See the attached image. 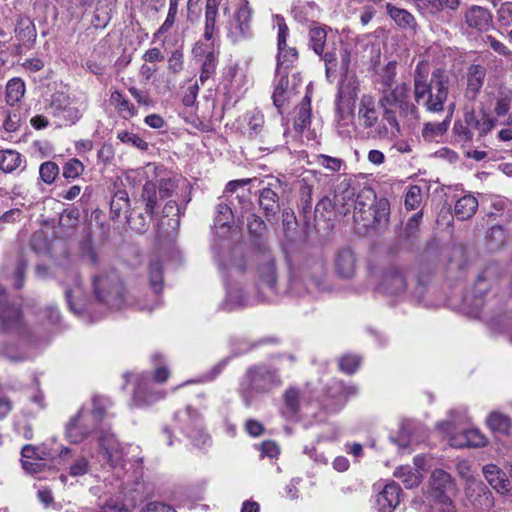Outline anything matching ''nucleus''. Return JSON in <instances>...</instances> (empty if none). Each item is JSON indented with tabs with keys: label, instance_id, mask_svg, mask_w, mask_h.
<instances>
[{
	"label": "nucleus",
	"instance_id": "obj_1",
	"mask_svg": "<svg viewBox=\"0 0 512 512\" xmlns=\"http://www.w3.org/2000/svg\"><path fill=\"white\" fill-rule=\"evenodd\" d=\"M430 68L426 61H420L414 71V100L427 111L437 113L443 111L448 98L449 76L441 68L435 69L427 82Z\"/></svg>",
	"mask_w": 512,
	"mask_h": 512
},
{
	"label": "nucleus",
	"instance_id": "obj_2",
	"mask_svg": "<svg viewBox=\"0 0 512 512\" xmlns=\"http://www.w3.org/2000/svg\"><path fill=\"white\" fill-rule=\"evenodd\" d=\"M109 405L108 398L99 395L93 396L90 405H83L66 424L67 439L76 444L84 441L104 420Z\"/></svg>",
	"mask_w": 512,
	"mask_h": 512
},
{
	"label": "nucleus",
	"instance_id": "obj_3",
	"mask_svg": "<svg viewBox=\"0 0 512 512\" xmlns=\"http://www.w3.org/2000/svg\"><path fill=\"white\" fill-rule=\"evenodd\" d=\"M281 385L279 370L271 365L260 363L246 370L239 385V393L244 404L250 406L256 396L268 393Z\"/></svg>",
	"mask_w": 512,
	"mask_h": 512
},
{
	"label": "nucleus",
	"instance_id": "obj_4",
	"mask_svg": "<svg viewBox=\"0 0 512 512\" xmlns=\"http://www.w3.org/2000/svg\"><path fill=\"white\" fill-rule=\"evenodd\" d=\"M233 9V15L226 25L227 37L236 44L252 37L251 18L252 12L245 0H225L223 4L224 14Z\"/></svg>",
	"mask_w": 512,
	"mask_h": 512
},
{
	"label": "nucleus",
	"instance_id": "obj_5",
	"mask_svg": "<svg viewBox=\"0 0 512 512\" xmlns=\"http://www.w3.org/2000/svg\"><path fill=\"white\" fill-rule=\"evenodd\" d=\"M92 287L97 300L108 307L120 309L125 305L124 286L115 270L93 275Z\"/></svg>",
	"mask_w": 512,
	"mask_h": 512
},
{
	"label": "nucleus",
	"instance_id": "obj_6",
	"mask_svg": "<svg viewBox=\"0 0 512 512\" xmlns=\"http://www.w3.org/2000/svg\"><path fill=\"white\" fill-rule=\"evenodd\" d=\"M87 107L86 97L65 95L63 93L55 94L51 102L53 115L59 118L65 125H74L78 122Z\"/></svg>",
	"mask_w": 512,
	"mask_h": 512
},
{
	"label": "nucleus",
	"instance_id": "obj_7",
	"mask_svg": "<svg viewBox=\"0 0 512 512\" xmlns=\"http://www.w3.org/2000/svg\"><path fill=\"white\" fill-rule=\"evenodd\" d=\"M381 97L379 104L387 107H398L405 115L417 117V107L409 101L410 87L406 83L398 84L390 89H380Z\"/></svg>",
	"mask_w": 512,
	"mask_h": 512
},
{
	"label": "nucleus",
	"instance_id": "obj_8",
	"mask_svg": "<svg viewBox=\"0 0 512 512\" xmlns=\"http://www.w3.org/2000/svg\"><path fill=\"white\" fill-rule=\"evenodd\" d=\"M431 496L436 504H446L447 512H451V499L448 493L455 490V483L449 473L435 469L429 479Z\"/></svg>",
	"mask_w": 512,
	"mask_h": 512
},
{
	"label": "nucleus",
	"instance_id": "obj_9",
	"mask_svg": "<svg viewBox=\"0 0 512 512\" xmlns=\"http://www.w3.org/2000/svg\"><path fill=\"white\" fill-rule=\"evenodd\" d=\"M370 195L374 196L373 192L368 189L355 199V189L351 185V180L344 178L335 189L334 205L340 213L346 214L353 206H360V209H362L363 203L360 201V198L363 196L369 198Z\"/></svg>",
	"mask_w": 512,
	"mask_h": 512
},
{
	"label": "nucleus",
	"instance_id": "obj_10",
	"mask_svg": "<svg viewBox=\"0 0 512 512\" xmlns=\"http://www.w3.org/2000/svg\"><path fill=\"white\" fill-rule=\"evenodd\" d=\"M100 453L107 459L111 466H120L124 461V447L119 443L113 433L102 429L98 437Z\"/></svg>",
	"mask_w": 512,
	"mask_h": 512
},
{
	"label": "nucleus",
	"instance_id": "obj_11",
	"mask_svg": "<svg viewBox=\"0 0 512 512\" xmlns=\"http://www.w3.org/2000/svg\"><path fill=\"white\" fill-rule=\"evenodd\" d=\"M379 289L382 293L390 296L403 294L407 289V276L403 268L390 266L382 276Z\"/></svg>",
	"mask_w": 512,
	"mask_h": 512
},
{
	"label": "nucleus",
	"instance_id": "obj_12",
	"mask_svg": "<svg viewBox=\"0 0 512 512\" xmlns=\"http://www.w3.org/2000/svg\"><path fill=\"white\" fill-rule=\"evenodd\" d=\"M175 420L179 422L181 430L186 433V435L190 438H195L199 436L202 438V444L206 445L210 442V438L202 433V425L199 414L191 409V407H187L184 410L178 411L174 416Z\"/></svg>",
	"mask_w": 512,
	"mask_h": 512
},
{
	"label": "nucleus",
	"instance_id": "obj_13",
	"mask_svg": "<svg viewBox=\"0 0 512 512\" xmlns=\"http://www.w3.org/2000/svg\"><path fill=\"white\" fill-rule=\"evenodd\" d=\"M464 491L467 499L476 508L489 509L494 505L492 493L480 480L466 483Z\"/></svg>",
	"mask_w": 512,
	"mask_h": 512
},
{
	"label": "nucleus",
	"instance_id": "obj_14",
	"mask_svg": "<svg viewBox=\"0 0 512 512\" xmlns=\"http://www.w3.org/2000/svg\"><path fill=\"white\" fill-rule=\"evenodd\" d=\"M467 27L480 32H485L492 26V15L490 11L478 5L467 8L463 14Z\"/></svg>",
	"mask_w": 512,
	"mask_h": 512
},
{
	"label": "nucleus",
	"instance_id": "obj_15",
	"mask_svg": "<svg viewBox=\"0 0 512 512\" xmlns=\"http://www.w3.org/2000/svg\"><path fill=\"white\" fill-rule=\"evenodd\" d=\"M418 11L426 17H437L443 11L455 12L461 0H415Z\"/></svg>",
	"mask_w": 512,
	"mask_h": 512
},
{
	"label": "nucleus",
	"instance_id": "obj_16",
	"mask_svg": "<svg viewBox=\"0 0 512 512\" xmlns=\"http://www.w3.org/2000/svg\"><path fill=\"white\" fill-rule=\"evenodd\" d=\"M5 288L0 285V329L4 332L17 331L21 326V311L2 303Z\"/></svg>",
	"mask_w": 512,
	"mask_h": 512
},
{
	"label": "nucleus",
	"instance_id": "obj_17",
	"mask_svg": "<svg viewBox=\"0 0 512 512\" xmlns=\"http://www.w3.org/2000/svg\"><path fill=\"white\" fill-rule=\"evenodd\" d=\"M379 119L377 103L374 97L363 95L358 107V122L365 129L372 128Z\"/></svg>",
	"mask_w": 512,
	"mask_h": 512
},
{
	"label": "nucleus",
	"instance_id": "obj_18",
	"mask_svg": "<svg viewBox=\"0 0 512 512\" xmlns=\"http://www.w3.org/2000/svg\"><path fill=\"white\" fill-rule=\"evenodd\" d=\"M336 129L343 138L352 137L356 130L352 106L336 104Z\"/></svg>",
	"mask_w": 512,
	"mask_h": 512
},
{
	"label": "nucleus",
	"instance_id": "obj_19",
	"mask_svg": "<svg viewBox=\"0 0 512 512\" xmlns=\"http://www.w3.org/2000/svg\"><path fill=\"white\" fill-rule=\"evenodd\" d=\"M401 488L396 483H388L377 495V506L380 512H392L400 502Z\"/></svg>",
	"mask_w": 512,
	"mask_h": 512
},
{
	"label": "nucleus",
	"instance_id": "obj_20",
	"mask_svg": "<svg viewBox=\"0 0 512 512\" xmlns=\"http://www.w3.org/2000/svg\"><path fill=\"white\" fill-rule=\"evenodd\" d=\"M482 473L489 485L500 494H507L510 491V481L505 472L495 464H486Z\"/></svg>",
	"mask_w": 512,
	"mask_h": 512
},
{
	"label": "nucleus",
	"instance_id": "obj_21",
	"mask_svg": "<svg viewBox=\"0 0 512 512\" xmlns=\"http://www.w3.org/2000/svg\"><path fill=\"white\" fill-rule=\"evenodd\" d=\"M259 285L274 290L277 282L275 260L270 253H263L258 266Z\"/></svg>",
	"mask_w": 512,
	"mask_h": 512
},
{
	"label": "nucleus",
	"instance_id": "obj_22",
	"mask_svg": "<svg viewBox=\"0 0 512 512\" xmlns=\"http://www.w3.org/2000/svg\"><path fill=\"white\" fill-rule=\"evenodd\" d=\"M358 95V82L354 76L344 75L338 85L336 104L352 106Z\"/></svg>",
	"mask_w": 512,
	"mask_h": 512
},
{
	"label": "nucleus",
	"instance_id": "obj_23",
	"mask_svg": "<svg viewBox=\"0 0 512 512\" xmlns=\"http://www.w3.org/2000/svg\"><path fill=\"white\" fill-rule=\"evenodd\" d=\"M466 96L474 99L480 92L486 77V68L479 64H473L467 70Z\"/></svg>",
	"mask_w": 512,
	"mask_h": 512
},
{
	"label": "nucleus",
	"instance_id": "obj_24",
	"mask_svg": "<svg viewBox=\"0 0 512 512\" xmlns=\"http://www.w3.org/2000/svg\"><path fill=\"white\" fill-rule=\"evenodd\" d=\"M335 269L339 276L351 278L356 270V258L354 252L349 248L339 250L335 258Z\"/></svg>",
	"mask_w": 512,
	"mask_h": 512
},
{
	"label": "nucleus",
	"instance_id": "obj_25",
	"mask_svg": "<svg viewBox=\"0 0 512 512\" xmlns=\"http://www.w3.org/2000/svg\"><path fill=\"white\" fill-rule=\"evenodd\" d=\"M136 389L134 391V401L137 404H149L163 395H154L151 393L150 379L148 376L141 374L135 377Z\"/></svg>",
	"mask_w": 512,
	"mask_h": 512
},
{
	"label": "nucleus",
	"instance_id": "obj_26",
	"mask_svg": "<svg viewBox=\"0 0 512 512\" xmlns=\"http://www.w3.org/2000/svg\"><path fill=\"white\" fill-rule=\"evenodd\" d=\"M486 444V437L478 429L466 430L460 436L450 439V445L454 447H484Z\"/></svg>",
	"mask_w": 512,
	"mask_h": 512
},
{
	"label": "nucleus",
	"instance_id": "obj_27",
	"mask_svg": "<svg viewBox=\"0 0 512 512\" xmlns=\"http://www.w3.org/2000/svg\"><path fill=\"white\" fill-rule=\"evenodd\" d=\"M65 296L71 311L80 314L84 308V291L78 275L73 276V287L66 288Z\"/></svg>",
	"mask_w": 512,
	"mask_h": 512
},
{
	"label": "nucleus",
	"instance_id": "obj_28",
	"mask_svg": "<svg viewBox=\"0 0 512 512\" xmlns=\"http://www.w3.org/2000/svg\"><path fill=\"white\" fill-rule=\"evenodd\" d=\"M453 113V106L450 108L448 115L441 122H427L422 129V136L425 141H437L448 130L450 120Z\"/></svg>",
	"mask_w": 512,
	"mask_h": 512
},
{
	"label": "nucleus",
	"instance_id": "obj_29",
	"mask_svg": "<svg viewBox=\"0 0 512 512\" xmlns=\"http://www.w3.org/2000/svg\"><path fill=\"white\" fill-rule=\"evenodd\" d=\"M218 7V0H206L204 38L207 41L214 39L215 35L218 33L216 27Z\"/></svg>",
	"mask_w": 512,
	"mask_h": 512
},
{
	"label": "nucleus",
	"instance_id": "obj_30",
	"mask_svg": "<svg viewBox=\"0 0 512 512\" xmlns=\"http://www.w3.org/2000/svg\"><path fill=\"white\" fill-rule=\"evenodd\" d=\"M311 124V98L306 95L296 108V116L294 119V128L302 133Z\"/></svg>",
	"mask_w": 512,
	"mask_h": 512
},
{
	"label": "nucleus",
	"instance_id": "obj_31",
	"mask_svg": "<svg viewBox=\"0 0 512 512\" xmlns=\"http://www.w3.org/2000/svg\"><path fill=\"white\" fill-rule=\"evenodd\" d=\"M478 208V200L473 195H464L455 203L454 211L457 219L464 221L471 218Z\"/></svg>",
	"mask_w": 512,
	"mask_h": 512
},
{
	"label": "nucleus",
	"instance_id": "obj_32",
	"mask_svg": "<svg viewBox=\"0 0 512 512\" xmlns=\"http://www.w3.org/2000/svg\"><path fill=\"white\" fill-rule=\"evenodd\" d=\"M386 11L399 27L403 29H414L416 27V20L414 16L407 10L388 3L386 5Z\"/></svg>",
	"mask_w": 512,
	"mask_h": 512
},
{
	"label": "nucleus",
	"instance_id": "obj_33",
	"mask_svg": "<svg viewBox=\"0 0 512 512\" xmlns=\"http://www.w3.org/2000/svg\"><path fill=\"white\" fill-rule=\"evenodd\" d=\"M219 60V52L216 50H210L204 55V59L201 63L199 80L202 85L207 81L211 80L215 73Z\"/></svg>",
	"mask_w": 512,
	"mask_h": 512
},
{
	"label": "nucleus",
	"instance_id": "obj_34",
	"mask_svg": "<svg viewBox=\"0 0 512 512\" xmlns=\"http://www.w3.org/2000/svg\"><path fill=\"white\" fill-rule=\"evenodd\" d=\"M259 205L267 217L275 216L280 210L277 193L269 187L262 189L259 194Z\"/></svg>",
	"mask_w": 512,
	"mask_h": 512
},
{
	"label": "nucleus",
	"instance_id": "obj_35",
	"mask_svg": "<svg viewBox=\"0 0 512 512\" xmlns=\"http://www.w3.org/2000/svg\"><path fill=\"white\" fill-rule=\"evenodd\" d=\"M394 476L402 480L405 487L410 489L418 486L423 479V473L410 465L397 468Z\"/></svg>",
	"mask_w": 512,
	"mask_h": 512
},
{
	"label": "nucleus",
	"instance_id": "obj_36",
	"mask_svg": "<svg viewBox=\"0 0 512 512\" xmlns=\"http://www.w3.org/2000/svg\"><path fill=\"white\" fill-rule=\"evenodd\" d=\"M302 399V393L299 388L295 386L287 388L283 393L284 413L288 416L296 415L300 409Z\"/></svg>",
	"mask_w": 512,
	"mask_h": 512
},
{
	"label": "nucleus",
	"instance_id": "obj_37",
	"mask_svg": "<svg viewBox=\"0 0 512 512\" xmlns=\"http://www.w3.org/2000/svg\"><path fill=\"white\" fill-rule=\"evenodd\" d=\"M298 53L295 48L292 47H280L278 48L277 57V75L282 73L286 74V71L297 61Z\"/></svg>",
	"mask_w": 512,
	"mask_h": 512
},
{
	"label": "nucleus",
	"instance_id": "obj_38",
	"mask_svg": "<svg viewBox=\"0 0 512 512\" xmlns=\"http://www.w3.org/2000/svg\"><path fill=\"white\" fill-rule=\"evenodd\" d=\"M23 163L22 155L16 150L0 151V170L5 173H11L21 166Z\"/></svg>",
	"mask_w": 512,
	"mask_h": 512
},
{
	"label": "nucleus",
	"instance_id": "obj_39",
	"mask_svg": "<svg viewBox=\"0 0 512 512\" xmlns=\"http://www.w3.org/2000/svg\"><path fill=\"white\" fill-rule=\"evenodd\" d=\"M25 94V84L20 78L10 79L6 84V103L10 106L18 103Z\"/></svg>",
	"mask_w": 512,
	"mask_h": 512
},
{
	"label": "nucleus",
	"instance_id": "obj_40",
	"mask_svg": "<svg viewBox=\"0 0 512 512\" xmlns=\"http://www.w3.org/2000/svg\"><path fill=\"white\" fill-rule=\"evenodd\" d=\"M279 76L280 78L277 82V85L272 96L273 103L278 109H280L283 106L285 101L292 93V89L289 88V80L286 74L282 73Z\"/></svg>",
	"mask_w": 512,
	"mask_h": 512
},
{
	"label": "nucleus",
	"instance_id": "obj_41",
	"mask_svg": "<svg viewBox=\"0 0 512 512\" xmlns=\"http://www.w3.org/2000/svg\"><path fill=\"white\" fill-rule=\"evenodd\" d=\"M111 101L124 118L128 119L136 114L134 105L120 91L115 90L111 93Z\"/></svg>",
	"mask_w": 512,
	"mask_h": 512
},
{
	"label": "nucleus",
	"instance_id": "obj_42",
	"mask_svg": "<svg viewBox=\"0 0 512 512\" xmlns=\"http://www.w3.org/2000/svg\"><path fill=\"white\" fill-rule=\"evenodd\" d=\"M157 185L152 181H147L142 189L141 199L145 202V211L148 215L154 214L157 206Z\"/></svg>",
	"mask_w": 512,
	"mask_h": 512
},
{
	"label": "nucleus",
	"instance_id": "obj_43",
	"mask_svg": "<svg viewBox=\"0 0 512 512\" xmlns=\"http://www.w3.org/2000/svg\"><path fill=\"white\" fill-rule=\"evenodd\" d=\"M130 208V200L125 190H118L110 202L111 213L114 217H119L122 213L126 214Z\"/></svg>",
	"mask_w": 512,
	"mask_h": 512
},
{
	"label": "nucleus",
	"instance_id": "obj_44",
	"mask_svg": "<svg viewBox=\"0 0 512 512\" xmlns=\"http://www.w3.org/2000/svg\"><path fill=\"white\" fill-rule=\"evenodd\" d=\"M512 104V89L506 88V87H500L496 103L494 107V112L497 116H504L506 115Z\"/></svg>",
	"mask_w": 512,
	"mask_h": 512
},
{
	"label": "nucleus",
	"instance_id": "obj_45",
	"mask_svg": "<svg viewBox=\"0 0 512 512\" xmlns=\"http://www.w3.org/2000/svg\"><path fill=\"white\" fill-rule=\"evenodd\" d=\"M389 210V203L386 199H380L372 204L369 213L373 216V224L375 226L385 224L388 221Z\"/></svg>",
	"mask_w": 512,
	"mask_h": 512
},
{
	"label": "nucleus",
	"instance_id": "obj_46",
	"mask_svg": "<svg viewBox=\"0 0 512 512\" xmlns=\"http://www.w3.org/2000/svg\"><path fill=\"white\" fill-rule=\"evenodd\" d=\"M149 282L154 293L158 295L163 288V267L159 260L152 261L149 265Z\"/></svg>",
	"mask_w": 512,
	"mask_h": 512
},
{
	"label": "nucleus",
	"instance_id": "obj_47",
	"mask_svg": "<svg viewBox=\"0 0 512 512\" xmlns=\"http://www.w3.org/2000/svg\"><path fill=\"white\" fill-rule=\"evenodd\" d=\"M309 38L313 51L322 55L327 38L326 30L322 27H312L309 31Z\"/></svg>",
	"mask_w": 512,
	"mask_h": 512
},
{
	"label": "nucleus",
	"instance_id": "obj_48",
	"mask_svg": "<svg viewBox=\"0 0 512 512\" xmlns=\"http://www.w3.org/2000/svg\"><path fill=\"white\" fill-rule=\"evenodd\" d=\"M487 425L493 431L507 433L510 428V420L499 412H492L487 418Z\"/></svg>",
	"mask_w": 512,
	"mask_h": 512
},
{
	"label": "nucleus",
	"instance_id": "obj_49",
	"mask_svg": "<svg viewBox=\"0 0 512 512\" xmlns=\"http://www.w3.org/2000/svg\"><path fill=\"white\" fill-rule=\"evenodd\" d=\"M59 175V167L53 161H46L42 163L39 167V176L40 179L45 184H52L57 176Z\"/></svg>",
	"mask_w": 512,
	"mask_h": 512
},
{
	"label": "nucleus",
	"instance_id": "obj_50",
	"mask_svg": "<svg viewBox=\"0 0 512 512\" xmlns=\"http://www.w3.org/2000/svg\"><path fill=\"white\" fill-rule=\"evenodd\" d=\"M83 163L76 158L69 159L62 168V175L65 179H76L84 172Z\"/></svg>",
	"mask_w": 512,
	"mask_h": 512
},
{
	"label": "nucleus",
	"instance_id": "obj_51",
	"mask_svg": "<svg viewBox=\"0 0 512 512\" xmlns=\"http://www.w3.org/2000/svg\"><path fill=\"white\" fill-rule=\"evenodd\" d=\"M315 163L333 173L339 172L344 166V161L341 158L332 157L325 154L316 155Z\"/></svg>",
	"mask_w": 512,
	"mask_h": 512
},
{
	"label": "nucleus",
	"instance_id": "obj_52",
	"mask_svg": "<svg viewBox=\"0 0 512 512\" xmlns=\"http://www.w3.org/2000/svg\"><path fill=\"white\" fill-rule=\"evenodd\" d=\"M396 77V63L389 62L382 70L380 75V89H390L394 86Z\"/></svg>",
	"mask_w": 512,
	"mask_h": 512
},
{
	"label": "nucleus",
	"instance_id": "obj_53",
	"mask_svg": "<svg viewBox=\"0 0 512 512\" xmlns=\"http://www.w3.org/2000/svg\"><path fill=\"white\" fill-rule=\"evenodd\" d=\"M21 459L33 460L36 458H52L50 451L44 447H36L30 444L25 445L21 450Z\"/></svg>",
	"mask_w": 512,
	"mask_h": 512
},
{
	"label": "nucleus",
	"instance_id": "obj_54",
	"mask_svg": "<svg viewBox=\"0 0 512 512\" xmlns=\"http://www.w3.org/2000/svg\"><path fill=\"white\" fill-rule=\"evenodd\" d=\"M455 140L461 144L468 143L473 139V132L471 128L464 122H456L453 127Z\"/></svg>",
	"mask_w": 512,
	"mask_h": 512
},
{
	"label": "nucleus",
	"instance_id": "obj_55",
	"mask_svg": "<svg viewBox=\"0 0 512 512\" xmlns=\"http://www.w3.org/2000/svg\"><path fill=\"white\" fill-rule=\"evenodd\" d=\"M422 202V191L417 185L411 186L405 196V206L409 210H415Z\"/></svg>",
	"mask_w": 512,
	"mask_h": 512
},
{
	"label": "nucleus",
	"instance_id": "obj_56",
	"mask_svg": "<svg viewBox=\"0 0 512 512\" xmlns=\"http://www.w3.org/2000/svg\"><path fill=\"white\" fill-rule=\"evenodd\" d=\"M264 125V116L260 111H252L248 115V127H249V135L256 136L262 130Z\"/></svg>",
	"mask_w": 512,
	"mask_h": 512
},
{
	"label": "nucleus",
	"instance_id": "obj_57",
	"mask_svg": "<svg viewBox=\"0 0 512 512\" xmlns=\"http://www.w3.org/2000/svg\"><path fill=\"white\" fill-rule=\"evenodd\" d=\"M360 362L361 359L359 356L346 355L340 359L339 367L343 372L347 374H352L358 369Z\"/></svg>",
	"mask_w": 512,
	"mask_h": 512
},
{
	"label": "nucleus",
	"instance_id": "obj_58",
	"mask_svg": "<svg viewBox=\"0 0 512 512\" xmlns=\"http://www.w3.org/2000/svg\"><path fill=\"white\" fill-rule=\"evenodd\" d=\"M232 210L228 204L220 202L217 205V215L215 218V224L220 227L226 226L232 218Z\"/></svg>",
	"mask_w": 512,
	"mask_h": 512
},
{
	"label": "nucleus",
	"instance_id": "obj_59",
	"mask_svg": "<svg viewBox=\"0 0 512 512\" xmlns=\"http://www.w3.org/2000/svg\"><path fill=\"white\" fill-rule=\"evenodd\" d=\"M89 471V461L86 457H78L69 467V474L73 477L83 476Z\"/></svg>",
	"mask_w": 512,
	"mask_h": 512
},
{
	"label": "nucleus",
	"instance_id": "obj_60",
	"mask_svg": "<svg viewBox=\"0 0 512 512\" xmlns=\"http://www.w3.org/2000/svg\"><path fill=\"white\" fill-rule=\"evenodd\" d=\"M183 66V52L179 49H176L168 58V70L171 73L178 74L183 70Z\"/></svg>",
	"mask_w": 512,
	"mask_h": 512
},
{
	"label": "nucleus",
	"instance_id": "obj_61",
	"mask_svg": "<svg viewBox=\"0 0 512 512\" xmlns=\"http://www.w3.org/2000/svg\"><path fill=\"white\" fill-rule=\"evenodd\" d=\"M118 138L123 142L127 144H131L132 146H135L141 150H146L148 147V144L146 141H144L140 136L134 133L130 132H122L118 135Z\"/></svg>",
	"mask_w": 512,
	"mask_h": 512
},
{
	"label": "nucleus",
	"instance_id": "obj_62",
	"mask_svg": "<svg viewBox=\"0 0 512 512\" xmlns=\"http://www.w3.org/2000/svg\"><path fill=\"white\" fill-rule=\"evenodd\" d=\"M49 459L50 458H36L33 460L21 459V462L23 468L28 473L34 474L41 472L46 466V461H48Z\"/></svg>",
	"mask_w": 512,
	"mask_h": 512
},
{
	"label": "nucleus",
	"instance_id": "obj_63",
	"mask_svg": "<svg viewBox=\"0 0 512 512\" xmlns=\"http://www.w3.org/2000/svg\"><path fill=\"white\" fill-rule=\"evenodd\" d=\"M497 17L500 25L511 26L512 25V2H505L501 4Z\"/></svg>",
	"mask_w": 512,
	"mask_h": 512
},
{
	"label": "nucleus",
	"instance_id": "obj_64",
	"mask_svg": "<svg viewBox=\"0 0 512 512\" xmlns=\"http://www.w3.org/2000/svg\"><path fill=\"white\" fill-rule=\"evenodd\" d=\"M486 43L499 55L505 56L507 58H512V51L501 41L497 40L495 37L488 35L486 37Z\"/></svg>",
	"mask_w": 512,
	"mask_h": 512
}]
</instances>
